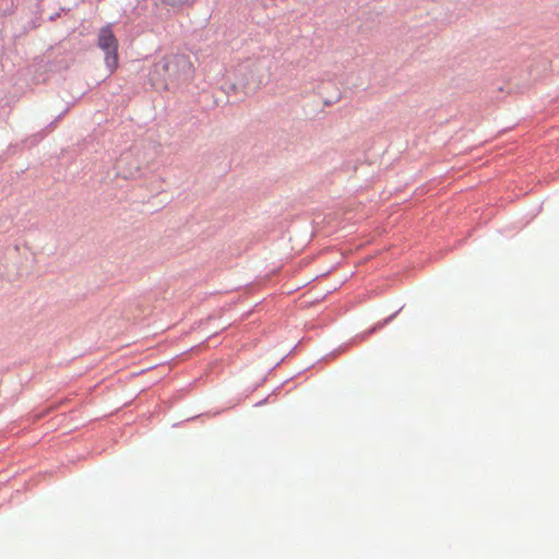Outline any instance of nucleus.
Masks as SVG:
<instances>
[{"mask_svg":"<svg viewBox=\"0 0 559 559\" xmlns=\"http://www.w3.org/2000/svg\"><path fill=\"white\" fill-rule=\"evenodd\" d=\"M192 72L190 58L182 53H171L163 57L153 64L150 72L152 86L168 88V82L179 80L182 75Z\"/></svg>","mask_w":559,"mask_h":559,"instance_id":"1","label":"nucleus"},{"mask_svg":"<svg viewBox=\"0 0 559 559\" xmlns=\"http://www.w3.org/2000/svg\"><path fill=\"white\" fill-rule=\"evenodd\" d=\"M270 70L265 60L245 61L236 69L237 84L243 92H255L270 80Z\"/></svg>","mask_w":559,"mask_h":559,"instance_id":"2","label":"nucleus"},{"mask_svg":"<svg viewBox=\"0 0 559 559\" xmlns=\"http://www.w3.org/2000/svg\"><path fill=\"white\" fill-rule=\"evenodd\" d=\"M98 47L105 51V64L110 73L118 68V40L112 32L111 24H107L99 29Z\"/></svg>","mask_w":559,"mask_h":559,"instance_id":"3","label":"nucleus"},{"mask_svg":"<svg viewBox=\"0 0 559 559\" xmlns=\"http://www.w3.org/2000/svg\"><path fill=\"white\" fill-rule=\"evenodd\" d=\"M189 0H160V2L165 5H168L173 9H179L186 3H188Z\"/></svg>","mask_w":559,"mask_h":559,"instance_id":"4","label":"nucleus"}]
</instances>
